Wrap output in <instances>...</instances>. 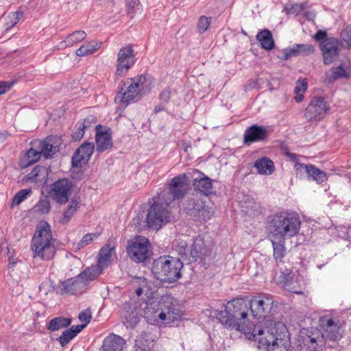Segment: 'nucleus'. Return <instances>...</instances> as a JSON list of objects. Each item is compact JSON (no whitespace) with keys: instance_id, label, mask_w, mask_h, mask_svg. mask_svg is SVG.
Masks as SVG:
<instances>
[{"instance_id":"52","label":"nucleus","mask_w":351,"mask_h":351,"mask_svg":"<svg viewBox=\"0 0 351 351\" xmlns=\"http://www.w3.org/2000/svg\"><path fill=\"white\" fill-rule=\"evenodd\" d=\"M79 319L81 322H84L82 325H85V327L88 325V324L90 322L91 319V311L89 308H86L84 311H82L78 316Z\"/></svg>"},{"instance_id":"9","label":"nucleus","mask_w":351,"mask_h":351,"mask_svg":"<svg viewBox=\"0 0 351 351\" xmlns=\"http://www.w3.org/2000/svg\"><path fill=\"white\" fill-rule=\"evenodd\" d=\"M165 202L159 195L153 197V203L147 210L145 219L148 228L159 230L170 221L169 212Z\"/></svg>"},{"instance_id":"33","label":"nucleus","mask_w":351,"mask_h":351,"mask_svg":"<svg viewBox=\"0 0 351 351\" xmlns=\"http://www.w3.org/2000/svg\"><path fill=\"white\" fill-rule=\"evenodd\" d=\"M71 318H66L62 316L56 317L49 322L47 328L48 330L53 332L62 328H67L71 325Z\"/></svg>"},{"instance_id":"10","label":"nucleus","mask_w":351,"mask_h":351,"mask_svg":"<svg viewBox=\"0 0 351 351\" xmlns=\"http://www.w3.org/2000/svg\"><path fill=\"white\" fill-rule=\"evenodd\" d=\"M188 190L186 174H179L171 179L168 187H165L158 193L163 198L166 206H169L176 199L182 198Z\"/></svg>"},{"instance_id":"13","label":"nucleus","mask_w":351,"mask_h":351,"mask_svg":"<svg viewBox=\"0 0 351 351\" xmlns=\"http://www.w3.org/2000/svg\"><path fill=\"white\" fill-rule=\"evenodd\" d=\"M330 110V104L324 97L315 96L306 106L304 117L308 123H317L323 120Z\"/></svg>"},{"instance_id":"46","label":"nucleus","mask_w":351,"mask_h":351,"mask_svg":"<svg viewBox=\"0 0 351 351\" xmlns=\"http://www.w3.org/2000/svg\"><path fill=\"white\" fill-rule=\"evenodd\" d=\"M299 56H306L314 53L315 47L311 44H296Z\"/></svg>"},{"instance_id":"15","label":"nucleus","mask_w":351,"mask_h":351,"mask_svg":"<svg viewBox=\"0 0 351 351\" xmlns=\"http://www.w3.org/2000/svg\"><path fill=\"white\" fill-rule=\"evenodd\" d=\"M73 182L67 178H62L54 182L51 186L49 196L60 204H66L71 195Z\"/></svg>"},{"instance_id":"39","label":"nucleus","mask_w":351,"mask_h":351,"mask_svg":"<svg viewBox=\"0 0 351 351\" xmlns=\"http://www.w3.org/2000/svg\"><path fill=\"white\" fill-rule=\"evenodd\" d=\"M321 51L324 58V63L326 65H329L332 63L339 56V48L322 49Z\"/></svg>"},{"instance_id":"25","label":"nucleus","mask_w":351,"mask_h":351,"mask_svg":"<svg viewBox=\"0 0 351 351\" xmlns=\"http://www.w3.org/2000/svg\"><path fill=\"white\" fill-rule=\"evenodd\" d=\"M125 344V340L114 334L106 337L101 346L102 351H121Z\"/></svg>"},{"instance_id":"27","label":"nucleus","mask_w":351,"mask_h":351,"mask_svg":"<svg viewBox=\"0 0 351 351\" xmlns=\"http://www.w3.org/2000/svg\"><path fill=\"white\" fill-rule=\"evenodd\" d=\"M97 264L91 265L81 272L77 277L79 280L84 283V287L86 285L96 279L104 271Z\"/></svg>"},{"instance_id":"16","label":"nucleus","mask_w":351,"mask_h":351,"mask_svg":"<svg viewBox=\"0 0 351 351\" xmlns=\"http://www.w3.org/2000/svg\"><path fill=\"white\" fill-rule=\"evenodd\" d=\"M135 54L132 45L121 47L117 54L115 75L122 77L135 63Z\"/></svg>"},{"instance_id":"36","label":"nucleus","mask_w":351,"mask_h":351,"mask_svg":"<svg viewBox=\"0 0 351 351\" xmlns=\"http://www.w3.org/2000/svg\"><path fill=\"white\" fill-rule=\"evenodd\" d=\"M122 317L125 319L123 322L127 328H134L140 321L138 313L136 309L123 311Z\"/></svg>"},{"instance_id":"20","label":"nucleus","mask_w":351,"mask_h":351,"mask_svg":"<svg viewBox=\"0 0 351 351\" xmlns=\"http://www.w3.org/2000/svg\"><path fill=\"white\" fill-rule=\"evenodd\" d=\"M96 150L101 153L112 147L111 131L109 128H104L101 125L95 127Z\"/></svg>"},{"instance_id":"32","label":"nucleus","mask_w":351,"mask_h":351,"mask_svg":"<svg viewBox=\"0 0 351 351\" xmlns=\"http://www.w3.org/2000/svg\"><path fill=\"white\" fill-rule=\"evenodd\" d=\"M256 38L263 49L271 50L274 47V40L269 30L264 29L259 32Z\"/></svg>"},{"instance_id":"57","label":"nucleus","mask_w":351,"mask_h":351,"mask_svg":"<svg viewBox=\"0 0 351 351\" xmlns=\"http://www.w3.org/2000/svg\"><path fill=\"white\" fill-rule=\"evenodd\" d=\"M307 89V83L303 81L302 83L297 84L294 88L295 93H300V92H304Z\"/></svg>"},{"instance_id":"42","label":"nucleus","mask_w":351,"mask_h":351,"mask_svg":"<svg viewBox=\"0 0 351 351\" xmlns=\"http://www.w3.org/2000/svg\"><path fill=\"white\" fill-rule=\"evenodd\" d=\"M212 21L211 17H207L206 16H201L197 23V31L199 34L204 33L208 30Z\"/></svg>"},{"instance_id":"29","label":"nucleus","mask_w":351,"mask_h":351,"mask_svg":"<svg viewBox=\"0 0 351 351\" xmlns=\"http://www.w3.org/2000/svg\"><path fill=\"white\" fill-rule=\"evenodd\" d=\"M254 167L262 175H271L275 170L274 162L267 157L257 159L254 163Z\"/></svg>"},{"instance_id":"58","label":"nucleus","mask_w":351,"mask_h":351,"mask_svg":"<svg viewBox=\"0 0 351 351\" xmlns=\"http://www.w3.org/2000/svg\"><path fill=\"white\" fill-rule=\"evenodd\" d=\"M75 53L78 56H84L90 54L89 49H87V47L84 45L77 49Z\"/></svg>"},{"instance_id":"51","label":"nucleus","mask_w":351,"mask_h":351,"mask_svg":"<svg viewBox=\"0 0 351 351\" xmlns=\"http://www.w3.org/2000/svg\"><path fill=\"white\" fill-rule=\"evenodd\" d=\"M175 250L177 252V254L180 256V258H177L181 261V258L182 256H186L185 253L186 251H189V246L185 241H181L180 242L178 243L177 245H176Z\"/></svg>"},{"instance_id":"14","label":"nucleus","mask_w":351,"mask_h":351,"mask_svg":"<svg viewBox=\"0 0 351 351\" xmlns=\"http://www.w3.org/2000/svg\"><path fill=\"white\" fill-rule=\"evenodd\" d=\"M186 256H182L181 261L186 264H190L195 262L198 258L205 260L210 256L212 250L210 246L206 245L205 241L202 238H196L191 245L189 247V251H186Z\"/></svg>"},{"instance_id":"7","label":"nucleus","mask_w":351,"mask_h":351,"mask_svg":"<svg viewBox=\"0 0 351 351\" xmlns=\"http://www.w3.org/2000/svg\"><path fill=\"white\" fill-rule=\"evenodd\" d=\"M183 263L177 258L170 256H160L152 263V272L160 282L173 283L181 276Z\"/></svg>"},{"instance_id":"55","label":"nucleus","mask_w":351,"mask_h":351,"mask_svg":"<svg viewBox=\"0 0 351 351\" xmlns=\"http://www.w3.org/2000/svg\"><path fill=\"white\" fill-rule=\"evenodd\" d=\"M14 82H0V95L5 94L10 90L14 85Z\"/></svg>"},{"instance_id":"18","label":"nucleus","mask_w":351,"mask_h":351,"mask_svg":"<svg viewBox=\"0 0 351 351\" xmlns=\"http://www.w3.org/2000/svg\"><path fill=\"white\" fill-rule=\"evenodd\" d=\"M145 80V77L142 75L135 81L134 80L130 79L124 83L123 86H126V90H123V88L119 92V93L115 97V101L122 102V103H128L133 99H134L138 95L139 92V83L141 82L142 79Z\"/></svg>"},{"instance_id":"59","label":"nucleus","mask_w":351,"mask_h":351,"mask_svg":"<svg viewBox=\"0 0 351 351\" xmlns=\"http://www.w3.org/2000/svg\"><path fill=\"white\" fill-rule=\"evenodd\" d=\"M286 156L292 161L295 162L298 160V156L294 153L289 152H286Z\"/></svg>"},{"instance_id":"44","label":"nucleus","mask_w":351,"mask_h":351,"mask_svg":"<svg viewBox=\"0 0 351 351\" xmlns=\"http://www.w3.org/2000/svg\"><path fill=\"white\" fill-rule=\"evenodd\" d=\"M31 189H25L19 191L12 199V205H19L24 201L27 197L32 193Z\"/></svg>"},{"instance_id":"5","label":"nucleus","mask_w":351,"mask_h":351,"mask_svg":"<svg viewBox=\"0 0 351 351\" xmlns=\"http://www.w3.org/2000/svg\"><path fill=\"white\" fill-rule=\"evenodd\" d=\"M300 226L297 213L283 210L269 216L267 229L271 238L287 240L296 236Z\"/></svg>"},{"instance_id":"26","label":"nucleus","mask_w":351,"mask_h":351,"mask_svg":"<svg viewBox=\"0 0 351 351\" xmlns=\"http://www.w3.org/2000/svg\"><path fill=\"white\" fill-rule=\"evenodd\" d=\"M213 180L208 176H203L194 179L193 186L195 191L208 196L214 192Z\"/></svg>"},{"instance_id":"62","label":"nucleus","mask_w":351,"mask_h":351,"mask_svg":"<svg viewBox=\"0 0 351 351\" xmlns=\"http://www.w3.org/2000/svg\"><path fill=\"white\" fill-rule=\"evenodd\" d=\"M9 18L11 20V25L9 27H12L19 23V19H17V18H14V16H12V15L10 14L9 15Z\"/></svg>"},{"instance_id":"47","label":"nucleus","mask_w":351,"mask_h":351,"mask_svg":"<svg viewBox=\"0 0 351 351\" xmlns=\"http://www.w3.org/2000/svg\"><path fill=\"white\" fill-rule=\"evenodd\" d=\"M35 207L38 213L47 214L51 210V204L48 199L44 198L39 200Z\"/></svg>"},{"instance_id":"49","label":"nucleus","mask_w":351,"mask_h":351,"mask_svg":"<svg viewBox=\"0 0 351 351\" xmlns=\"http://www.w3.org/2000/svg\"><path fill=\"white\" fill-rule=\"evenodd\" d=\"M41 155L42 153L40 149L37 151L33 148H30L26 154L28 165H32L40 159Z\"/></svg>"},{"instance_id":"1","label":"nucleus","mask_w":351,"mask_h":351,"mask_svg":"<svg viewBox=\"0 0 351 351\" xmlns=\"http://www.w3.org/2000/svg\"><path fill=\"white\" fill-rule=\"evenodd\" d=\"M173 302L174 299L171 295L166 294L158 299L152 292L142 308L145 319L152 325L169 324L177 320L180 314Z\"/></svg>"},{"instance_id":"17","label":"nucleus","mask_w":351,"mask_h":351,"mask_svg":"<svg viewBox=\"0 0 351 351\" xmlns=\"http://www.w3.org/2000/svg\"><path fill=\"white\" fill-rule=\"evenodd\" d=\"M95 149V145L92 142L82 143L75 152L71 158L72 166L81 167L89 161Z\"/></svg>"},{"instance_id":"50","label":"nucleus","mask_w":351,"mask_h":351,"mask_svg":"<svg viewBox=\"0 0 351 351\" xmlns=\"http://www.w3.org/2000/svg\"><path fill=\"white\" fill-rule=\"evenodd\" d=\"M85 132H86L85 129L82 128L80 121H78L76 123L75 126L74 127V129L72 132L73 140L74 141H80L82 138V137L84 136Z\"/></svg>"},{"instance_id":"31","label":"nucleus","mask_w":351,"mask_h":351,"mask_svg":"<svg viewBox=\"0 0 351 351\" xmlns=\"http://www.w3.org/2000/svg\"><path fill=\"white\" fill-rule=\"evenodd\" d=\"M112 250H114V247H112L110 244H106L99 250L98 255L99 258L97 264L101 269H105L110 265Z\"/></svg>"},{"instance_id":"12","label":"nucleus","mask_w":351,"mask_h":351,"mask_svg":"<svg viewBox=\"0 0 351 351\" xmlns=\"http://www.w3.org/2000/svg\"><path fill=\"white\" fill-rule=\"evenodd\" d=\"M150 243L142 236H138L128 241L126 252L128 257L134 262L144 263L149 258Z\"/></svg>"},{"instance_id":"21","label":"nucleus","mask_w":351,"mask_h":351,"mask_svg":"<svg viewBox=\"0 0 351 351\" xmlns=\"http://www.w3.org/2000/svg\"><path fill=\"white\" fill-rule=\"evenodd\" d=\"M295 167L297 171H304L306 173L308 179L314 180L318 184H322L327 180L326 173L313 165L297 162Z\"/></svg>"},{"instance_id":"3","label":"nucleus","mask_w":351,"mask_h":351,"mask_svg":"<svg viewBox=\"0 0 351 351\" xmlns=\"http://www.w3.org/2000/svg\"><path fill=\"white\" fill-rule=\"evenodd\" d=\"M319 325L323 328L324 333L320 335L317 332L311 335H300L295 351H317V347L319 343L322 345L323 339L337 341L341 338L343 330L339 319L328 316L322 317L319 319Z\"/></svg>"},{"instance_id":"37","label":"nucleus","mask_w":351,"mask_h":351,"mask_svg":"<svg viewBox=\"0 0 351 351\" xmlns=\"http://www.w3.org/2000/svg\"><path fill=\"white\" fill-rule=\"evenodd\" d=\"M78 205L79 202L76 199L71 200L70 204L68 206L66 210H64L62 217L60 219L61 223L66 224L70 221L74 213L76 212L78 208Z\"/></svg>"},{"instance_id":"54","label":"nucleus","mask_w":351,"mask_h":351,"mask_svg":"<svg viewBox=\"0 0 351 351\" xmlns=\"http://www.w3.org/2000/svg\"><path fill=\"white\" fill-rule=\"evenodd\" d=\"M84 45L87 47V49H89L90 53L92 54L101 47V43L96 40H92L85 43Z\"/></svg>"},{"instance_id":"41","label":"nucleus","mask_w":351,"mask_h":351,"mask_svg":"<svg viewBox=\"0 0 351 351\" xmlns=\"http://www.w3.org/2000/svg\"><path fill=\"white\" fill-rule=\"evenodd\" d=\"M98 233H88L86 234L82 239L75 244V250H80L88 244H90L95 239H97L99 237Z\"/></svg>"},{"instance_id":"2","label":"nucleus","mask_w":351,"mask_h":351,"mask_svg":"<svg viewBox=\"0 0 351 351\" xmlns=\"http://www.w3.org/2000/svg\"><path fill=\"white\" fill-rule=\"evenodd\" d=\"M249 306L243 298H234L228 301L224 311H218L216 318L226 328L252 334L253 328L248 324Z\"/></svg>"},{"instance_id":"8","label":"nucleus","mask_w":351,"mask_h":351,"mask_svg":"<svg viewBox=\"0 0 351 351\" xmlns=\"http://www.w3.org/2000/svg\"><path fill=\"white\" fill-rule=\"evenodd\" d=\"M206 199L202 195L193 194L189 197L184 206L186 214L193 220L199 222H206L210 219L215 211Z\"/></svg>"},{"instance_id":"60","label":"nucleus","mask_w":351,"mask_h":351,"mask_svg":"<svg viewBox=\"0 0 351 351\" xmlns=\"http://www.w3.org/2000/svg\"><path fill=\"white\" fill-rule=\"evenodd\" d=\"M48 284H49V282H42V283L40 285V286H39V289H40V291H43V292H44V293H45V295H47V292H48V291H47V290H46V289H45V287H47V286L48 285Z\"/></svg>"},{"instance_id":"38","label":"nucleus","mask_w":351,"mask_h":351,"mask_svg":"<svg viewBox=\"0 0 351 351\" xmlns=\"http://www.w3.org/2000/svg\"><path fill=\"white\" fill-rule=\"evenodd\" d=\"M126 11L128 16L132 19L137 13L142 11V5L137 0H126L125 1Z\"/></svg>"},{"instance_id":"19","label":"nucleus","mask_w":351,"mask_h":351,"mask_svg":"<svg viewBox=\"0 0 351 351\" xmlns=\"http://www.w3.org/2000/svg\"><path fill=\"white\" fill-rule=\"evenodd\" d=\"M268 137V131L263 125L254 124L247 128L243 134V143L250 145L255 142L265 141Z\"/></svg>"},{"instance_id":"64","label":"nucleus","mask_w":351,"mask_h":351,"mask_svg":"<svg viewBox=\"0 0 351 351\" xmlns=\"http://www.w3.org/2000/svg\"><path fill=\"white\" fill-rule=\"evenodd\" d=\"M304 99V95L302 94L296 93V96L295 97V99L297 102H301Z\"/></svg>"},{"instance_id":"24","label":"nucleus","mask_w":351,"mask_h":351,"mask_svg":"<svg viewBox=\"0 0 351 351\" xmlns=\"http://www.w3.org/2000/svg\"><path fill=\"white\" fill-rule=\"evenodd\" d=\"M56 138L48 136L39 143V149L45 158H50L59 151L58 141Z\"/></svg>"},{"instance_id":"22","label":"nucleus","mask_w":351,"mask_h":351,"mask_svg":"<svg viewBox=\"0 0 351 351\" xmlns=\"http://www.w3.org/2000/svg\"><path fill=\"white\" fill-rule=\"evenodd\" d=\"M60 294L75 295L81 293L84 289V283L82 282L77 277L69 278L62 281L59 285Z\"/></svg>"},{"instance_id":"63","label":"nucleus","mask_w":351,"mask_h":351,"mask_svg":"<svg viewBox=\"0 0 351 351\" xmlns=\"http://www.w3.org/2000/svg\"><path fill=\"white\" fill-rule=\"evenodd\" d=\"M164 110H165L164 106L162 104H158L156 106H155L154 112V113L157 114Z\"/></svg>"},{"instance_id":"23","label":"nucleus","mask_w":351,"mask_h":351,"mask_svg":"<svg viewBox=\"0 0 351 351\" xmlns=\"http://www.w3.org/2000/svg\"><path fill=\"white\" fill-rule=\"evenodd\" d=\"M48 176L47 168L44 166L37 165L25 176V180L41 186L46 184Z\"/></svg>"},{"instance_id":"35","label":"nucleus","mask_w":351,"mask_h":351,"mask_svg":"<svg viewBox=\"0 0 351 351\" xmlns=\"http://www.w3.org/2000/svg\"><path fill=\"white\" fill-rule=\"evenodd\" d=\"M87 34L84 31L77 30L67 36L64 40L60 43L62 47H70L82 41Z\"/></svg>"},{"instance_id":"28","label":"nucleus","mask_w":351,"mask_h":351,"mask_svg":"<svg viewBox=\"0 0 351 351\" xmlns=\"http://www.w3.org/2000/svg\"><path fill=\"white\" fill-rule=\"evenodd\" d=\"M286 239H276L271 238V241L273 247V256L276 262L277 267L283 263V258L287 254V249L285 246Z\"/></svg>"},{"instance_id":"30","label":"nucleus","mask_w":351,"mask_h":351,"mask_svg":"<svg viewBox=\"0 0 351 351\" xmlns=\"http://www.w3.org/2000/svg\"><path fill=\"white\" fill-rule=\"evenodd\" d=\"M84 328L85 325H77L75 327L72 326L71 328L65 330L62 334L57 339V340L62 347H64Z\"/></svg>"},{"instance_id":"45","label":"nucleus","mask_w":351,"mask_h":351,"mask_svg":"<svg viewBox=\"0 0 351 351\" xmlns=\"http://www.w3.org/2000/svg\"><path fill=\"white\" fill-rule=\"evenodd\" d=\"M97 119L93 115H88L82 122H80L82 128L85 129L86 132L95 130Z\"/></svg>"},{"instance_id":"53","label":"nucleus","mask_w":351,"mask_h":351,"mask_svg":"<svg viewBox=\"0 0 351 351\" xmlns=\"http://www.w3.org/2000/svg\"><path fill=\"white\" fill-rule=\"evenodd\" d=\"M171 88L169 87H166L164 88L159 95V99L164 103H169L171 98Z\"/></svg>"},{"instance_id":"56","label":"nucleus","mask_w":351,"mask_h":351,"mask_svg":"<svg viewBox=\"0 0 351 351\" xmlns=\"http://www.w3.org/2000/svg\"><path fill=\"white\" fill-rule=\"evenodd\" d=\"M327 34L326 31L323 30H319L316 32V34L314 35L313 38L316 41H320L322 42V40L328 38Z\"/></svg>"},{"instance_id":"11","label":"nucleus","mask_w":351,"mask_h":351,"mask_svg":"<svg viewBox=\"0 0 351 351\" xmlns=\"http://www.w3.org/2000/svg\"><path fill=\"white\" fill-rule=\"evenodd\" d=\"M274 300L270 294L263 293L258 295L253 296L249 303V308L251 311L252 315L254 318L260 319L263 317L265 319L267 315L271 313ZM269 321V319H264L261 322L263 324ZM270 322H273L270 320Z\"/></svg>"},{"instance_id":"48","label":"nucleus","mask_w":351,"mask_h":351,"mask_svg":"<svg viewBox=\"0 0 351 351\" xmlns=\"http://www.w3.org/2000/svg\"><path fill=\"white\" fill-rule=\"evenodd\" d=\"M298 56V51L296 47V44H295L292 47H287L282 50L281 59L283 60H287L292 57H295Z\"/></svg>"},{"instance_id":"4","label":"nucleus","mask_w":351,"mask_h":351,"mask_svg":"<svg viewBox=\"0 0 351 351\" xmlns=\"http://www.w3.org/2000/svg\"><path fill=\"white\" fill-rule=\"evenodd\" d=\"M287 333L285 324L270 321L255 324L252 331V336H258L259 343L266 346L267 351H287Z\"/></svg>"},{"instance_id":"34","label":"nucleus","mask_w":351,"mask_h":351,"mask_svg":"<svg viewBox=\"0 0 351 351\" xmlns=\"http://www.w3.org/2000/svg\"><path fill=\"white\" fill-rule=\"evenodd\" d=\"M330 71L331 75L326 77V80L329 84L333 83L339 79H348L351 77V73L343 67V64L332 67Z\"/></svg>"},{"instance_id":"6","label":"nucleus","mask_w":351,"mask_h":351,"mask_svg":"<svg viewBox=\"0 0 351 351\" xmlns=\"http://www.w3.org/2000/svg\"><path fill=\"white\" fill-rule=\"evenodd\" d=\"M56 240L52 237L50 226L45 222L37 227L31 242L34 258L47 261L53 259L56 252Z\"/></svg>"},{"instance_id":"43","label":"nucleus","mask_w":351,"mask_h":351,"mask_svg":"<svg viewBox=\"0 0 351 351\" xmlns=\"http://www.w3.org/2000/svg\"><path fill=\"white\" fill-rule=\"evenodd\" d=\"M340 45V40H339L337 38L334 37H329L324 40L322 42H320L319 43V47L322 50V49H335V48H339L338 46Z\"/></svg>"},{"instance_id":"61","label":"nucleus","mask_w":351,"mask_h":351,"mask_svg":"<svg viewBox=\"0 0 351 351\" xmlns=\"http://www.w3.org/2000/svg\"><path fill=\"white\" fill-rule=\"evenodd\" d=\"M10 14H12V16H14V18H16V19L17 18V19H19V21L20 19L23 17V12L22 11H16V12L10 13Z\"/></svg>"},{"instance_id":"40","label":"nucleus","mask_w":351,"mask_h":351,"mask_svg":"<svg viewBox=\"0 0 351 351\" xmlns=\"http://www.w3.org/2000/svg\"><path fill=\"white\" fill-rule=\"evenodd\" d=\"M340 45L343 48H351V25L347 26L341 33Z\"/></svg>"}]
</instances>
